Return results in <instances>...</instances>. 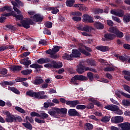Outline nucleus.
I'll return each instance as SVG.
<instances>
[{
    "label": "nucleus",
    "mask_w": 130,
    "mask_h": 130,
    "mask_svg": "<svg viewBox=\"0 0 130 130\" xmlns=\"http://www.w3.org/2000/svg\"><path fill=\"white\" fill-rule=\"evenodd\" d=\"M93 30V27L90 26L85 25L83 26V29L82 31H84V32H81L82 35L83 36H87L90 37L91 36V32Z\"/></svg>",
    "instance_id": "nucleus-5"
},
{
    "label": "nucleus",
    "mask_w": 130,
    "mask_h": 130,
    "mask_svg": "<svg viewBox=\"0 0 130 130\" xmlns=\"http://www.w3.org/2000/svg\"><path fill=\"white\" fill-rule=\"evenodd\" d=\"M28 14V16H29V17L31 18V19H32V20L33 19V17H35L36 15V13L33 11H28L27 12Z\"/></svg>",
    "instance_id": "nucleus-39"
},
{
    "label": "nucleus",
    "mask_w": 130,
    "mask_h": 130,
    "mask_svg": "<svg viewBox=\"0 0 130 130\" xmlns=\"http://www.w3.org/2000/svg\"><path fill=\"white\" fill-rule=\"evenodd\" d=\"M51 10H52L51 11L52 14H57V13H58L59 11L56 7L51 8Z\"/></svg>",
    "instance_id": "nucleus-51"
},
{
    "label": "nucleus",
    "mask_w": 130,
    "mask_h": 130,
    "mask_svg": "<svg viewBox=\"0 0 130 130\" xmlns=\"http://www.w3.org/2000/svg\"><path fill=\"white\" fill-rule=\"evenodd\" d=\"M30 68H32V69H42L43 67L41 65L35 63L30 65Z\"/></svg>",
    "instance_id": "nucleus-36"
},
{
    "label": "nucleus",
    "mask_w": 130,
    "mask_h": 130,
    "mask_svg": "<svg viewBox=\"0 0 130 130\" xmlns=\"http://www.w3.org/2000/svg\"><path fill=\"white\" fill-rule=\"evenodd\" d=\"M22 125L23 126H24V127H26V128H27L28 129H32V125H31V124L28 121H27L26 123H23Z\"/></svg>",
    "instance_id": "nucleus-32"
},
{
    "label": "nucleus",
    "mask_w": 130,
    "mask_h": 130,
    "mask_svg": "<svg viewBox=\"0 0 130 130\" xmlns=\"http://www.w3.org/2000/svg\"><path fill=\"white\" fill-rule=\"evenodd\" d=\"M123 21L124 23H127L130 21V14L126 15L124 17Z\"/></svg>",
    "instance_id": "nucleus-42"
},
{
    "label": "nucleus",
    "mask_w": 130,
    "mask_h": 130,
    "mask_svg": "<svg viewBox=\"0 0 130 130\" xmlns=\"http://www.w3.org/2000/svg\"><path fill=\"white\" fill-rule=\"evenodd\" d=\"M84 128L86 130L93 129V125L91 123H86L85 124Z\"/></svg>",
    "instance_id": "nucleus-33"
},
{
    "label": "nucleus",
    "mask_w": 130,
    "mask_h": 130,
    "mask_svg": "<svg viewBox=\"0 0 130 130\" xmlns=\"http://www.w3.org/2000/svg\"><path fill=\"white\" fill-rule=\"evenodd\" d=\"M105 108L108 109V110H111V111H116L118 110V106L115 105L106 106Z\"/></svg>",
    "instance_id": "nucleus-17"
},
{
    "label": "nucleus",
    "mask_w": 130,
    "mask_h": 130,
    "mask_svg": "<svg viewBox=\"0 0 130 130\" xmlns=\"http://www.w3.org/2000/svg\"><path fill=\"white\" fill-rule=\"evenodd\" d=\"M45 26L47 28H51L52 27V22H47L45 23Z\"/></svg>",
    "instance_id": "nucleus-57"
},
{
    "label": "nucleus",
    "mask_w": 130,
    "mask_h": 130,
    "mask_svg": "<svg viewBox=\"0 0 130 130\" xmlns=\"http://www.w3.org/2000/svg\"><path fill=\"white\" fill-rule=\"evenodd\" d=\"M11 4L13 5V10L17 13V14H21V11L18 9L19 6H23V3L19 0H14L11 1Z\"/></svg>",
    "instance_id": "nucleus-3"
},
{
    "label": "nucleus",
    "mask_w": 130,
    "mask_h": 130,
    "mask_svg": "<svg viewBox=\"0 0 130 130\" xmlns=\"http://www.w3.org/2000/svg\"><path fill=\"white\" fill-rule=\"evenodd\" d=\"M111 14L112 15H115V16H117V17H123V11L120 10L119 11H116L114 10H112L111 11Z\"/></svg>",
    "instance_id": "nucleus-15"
},
{
    "label": "nucleus",
    "mask_w": 130,
    "mask_h": 130,
    "mask_svg": "<svg viewBox=\"0 0 130 130\" xmlns=\"http://www.w3.org/2000/svg\"><path fill=\"white\" fill-rule=\"evenodd\" d=\"M122 103L124 106H130V101L123 100Z\"/></svg>",
    "instance_id": "nucleus-48"
},
{
    "label": "nucleus",
    "mask_w": 130,
    "mask_h": 130,
    "mask_svg": "<svg viewBox=\"0 0 130 130\" xmlns=\"http://www.w3.org/2000/svg\"><path fill=\"white\" fill-rule=\"evenodd\" d=\"M84 72L85 71L86 72L87 71H90V72H95V69L90 68L89 67H85V66H84Z\"/></svg>",
    "instance_id": "nucleus-62"
},
{
    "label": "nucleus",
    "mask_w": 130,
    "mask_h": 130,
    "mask_svg": "<svg viewBox=\"0 0 130 130\" xmlns=\"http://www.w3.org/2000/svg\"><path fill=\"white\" fill-rule=\"evenodd\" d=\"M92 13L93 14H102L103 13V10L100 9L99 8H93L92 10Z\"/></svg>",
    "instance_id": "nucleus-30"
},
{
    "label": "nucleus",
    "mask_w": 130,
    "mask_h": 130,
    "mask_svg": "<svg viewBox=\"0 0 130 130\" xmlns=\"http://www.w3.org/2000/svg\"><path fill=\"white\" fill-rule=\"evenodd\" d=\"M0 74L3 75H7L8 74V70L5 68L0 69Z\"/></svg>",
    "instance_id": "nucleus-53"
},
{
    "label": "nucleus",
    "mask_w": 130,
    "mask_h": 130,
    "mask_svg": "<svg viewBox=\"0 0 130 130\" xmlns=\"http://www.w3.org/2000/svg\"><path fill=\"white\" fill-rule=\"evenodd\" d=\"M115 95L117 96V97H119V98H120V95H122L123 96H124V97H126V98H129L130 99V95L128 94H126L122 91H116L115 92Z\"/></svg>",
    "instance_id": "nucleus-19"
},
{
    "label": "nucleus",
    "mask_w": 130,
    "mask_h": 130,
    "mask_svg": "<svg viewBox=\"0 0 130 130\" xmlns=\"http://www.w3.org/2000/svg\"><path fill=\"white\" fill-rule=\"evenodd\" d=\"M77 72L78 74H83L85 72L84 66L80 65L77 67Z\"/></svg>",
    "instance_id": "nucleus-28"
},
{
    "label": "nucleus",
    "mask_w": 130,
    "mask_h": 130,
    "mask_svg": "<svg viewBox=\"0 0 130 130\" xmlns=\"http://www.w3.org/2000/svg\"><path fill=\"white\" fill-rule=\"evenodd\" d=\"M28 59H29V58H27L26 59H22L20 61L21 64H24V66H25L24 67L25 69H28V66H29V64H31V60Z\"/></svg>",
    "instance_id": "nucleus-16"
},
{
    "label": "nucleus",
    "mask_w": 130,
    "mask_h": 130,
    "mask_svg": "<svg viewBox=\"0 0 130 130\" xmlns=\"http://www.w3.org/2000/svg\"><path fill=\"white\" fill-rule=\"evenodd\" d=\"M77 109L84 110L86 109V106L83 105H79L76 106Z\"/></svg>",
    "instance_id": "nucleus-60"
},
{
    "label": "nucleus",
    "mask_w": 130,
    "mask_h": 130,
    "mask_svg": "<svg viewBox=\"0 0 130 130\" xmlns=\"http://www.w3.org/2000/svg\"><path fill=\"white\" fill-rule=\"evenodd\" d=\"M94 19L93 17L88 14H84L83 15L82 21L84 23H94Z\"/></svg>",
    "instance_id": "nucleus-9"
},
{
    "label": "nucleus",
    "mask_w": 130,
    "mask_h": 130,
    "mask_svg": "<svg viewBox=\"0 0 130 130\" xmlns=\"http://www.w3.org/2000/svg\"><path fill=\"white\" fill-rule=\"evenodd\" d=\"M44 82V80L42 79L41 77L36 78L35 81H34V84L35 85H40V84H42Z\"/></svg>",
    "instance_id": "nucleus-31"
},
{
    "label": "nucleus",
    "mask_w": 130,
    "mask_h": 130,
    "mask_svg": "<svg viewBox=\"0 0 130 130\" xmlns=\"http://www.w3.org/2000/svg\"><path fill=\"white\" fill-rule=\"evenodd\" d=\"M86 62H87L89 66H91V67H94V66H96V62L93 60L88 59L86 60Z\"/></svg>",
    "instance_id": "nucleus-35"
},
{
    "label": "nucleus",
    "mask_w": 130,
    "mask_h": 130,
    "mask_svg": "<svg viewBox=\"0 0 130 130\" xmlns=\"http://www.w3.org/2000/svg\"><path fill=\"white\" fill-rule=\"evenodd\" d=\"M52 63H53V68H54V69H59L62 67V63L59 62L58 63H56V62L53 61L52 62Z\"/></svg>",
    "instance_id": "nucleus-29"
},
{
    "label": "nucleus",
    "mask_w": 130,
    "mask_h": 130,
    "mask_svg": "<svg viewBox=\"0 0 130 130\" xmlns=\"http://www.w3.org/2000/svg\"><path fill=\"white\" fill-rule=\"evenodd\" d=\"M85 49L87 50V51H89V52L92 51V50L91 49V48H90L88 47H86L84 45H81L79 47V50L80 51V52H81V53H83V54L86 55V56H91V54H90V53L86 51V50H85Z\"/></svg>",
    "instance_id": "nucleus-6"
},
{
    "label": "nucleus",
    "mask_w": 130,
    "mask_h": 130,
    "mask_svg": "<svg viewBox=\"0 0 130 130\" xmlns=\"http://www.w3.org/2000/svg\"><path fill=\"white\" fill-rule=\"evenodd\" d=\"M21 23H17V25L19 27H24L25 29H29L30 28V25L33 24L32 20L30 18L24 19L21 21Z\"/></svg>",
    "instance_id": "nucleus-2"
},
{
    "label": "nucleus",
    "mask_w": 130,
    "mask_h": 130,
    "mask_svg": "<svg viewBox=\"0 0 130 130\" xmlns=\"http://www.w3.org/2000/svg\"><path fill=\"white\" fill-rule=\"evenodd\" d=\"M12 16L15 18H16V20H22V19H23V15L21 14L17 15V14H13Z\"/></svg>",
    "instance_id": "nucleus-47"
},
{
    "label": "nucleus",
    "mask_w": 130,
    "mask_h": 130,
    "mask_svg": "<svg viewBox=\"0 0 130 130\" xmlns=\"http://www.w3.org/2000/svg\"><path fill=\"white\" fill-rule=\"evenodd\" d=\"M68 114L70 116H81V114L74 109H69L68 111Z\"/></svg>",
    "instance_id": "nucleus-12"
},
{
    "label": "nucleus",
    "mask_w": 130,
    "mask_h": 130,
    "mask_svg": "<svg viewBox=\"0 0 130 130\" xmlns=\"http://www.w3.org/2000/svg\"><path fill=\"white\" fill-rule=\"evenodd\" d=\"M73 58H74V57L72 54H70L65 53L62 56V59H67V60H72Z\"/></svg>",
    "instance_id": "nucleus-21"
},
{
    "label": "nucleus",
    "mask_w": 130,
    "mask_h": 130,
    "mask_svg": "<svg viewBox=\"0 0 130 130\" xmlns=\"http://www.w3.org/2000/svg\"><path fill=\"white\" fill-rule=\"evenodd\" d=\"M62 48L61 47H59L57 46H55L54 47V48H52V49L47 50L46 51V53L48 54H55L56 52H58V51H59V49Z\"/></svg>",
    "instance_id": "nucleus-10"
},
{
    "label": "nucleus",
    "mask_w": 130,
    "mask_h": 130,
    "mask_svg": "<svg viewBox=\"0 0 130 130\" xmlns=\"http://www.w3.org/2000/svg\"><path fill=\"white\" fill-rule=\"evenodd\" d=\"M110 120V118L108 116L103 117L101 119V121L102 122H108Z\"/></svg>",
    "instance_id": "nucleus-45"
},
{
    "label": "nucleus",
    "mask_w": 130,
    "mask_h": 130,
    "mask_svg": "<svg viewBox=\"0 0 130 130\" xmlns=\"http://www.w3.org/2000/svg\"><path fill=\"white\" fill-rule=\"evenodd\" d=\"M79 49H80V48H79L78 50H77V49L72 50V54L73 57H80L81 52Z\"/></svg>",
    "instance_id": "nucleus-18"
},
{
    "label": "nucleus",
    "mask_w": 130,
    "mask_h": 130,
    "mask_svg": "<svg viewBox=\"0 0 130 130\" xmlns=\"http://www.w3.org/2000/svg\"><path fill=\"white\" fill-rule=\"evenodd\" d=\"M43 19V17L41 15L36 14L35 16H33L32 20L34 21V22H38L39 21H42Z\"/></svg>",
    "instance_id": "nucleus-20"
},
{
    "label": "nucleus",
    "mask_w": 130,
    "mask_h": 130,
    "mask_svg": "<svg viewBox=\"0 0 130 130\" xmlns=\"http://www.w3.org/2000/svg\"><path fill=\"white\" fill-rule=\"evenodd\" d=\"M9 90H10V91L15 93V94H19L20 93V91H19L18 89L15 88V87H9Z\"/></svg>",
    "instance_id": "nucleus-49"
},
{
    "label": "nucleus",
    "mask_w": 130,
    "mask_h": 130,
    "mask_svg": "<svg viewBox=\"0 0 130 130\" xmlns=\"http://www.w3.org/2000/svg\"><path fill=\"white\" fill-rule=\"evenodd\" d=\"M40 116V117H42V118H43V119H45V118H47V117H48V114L44 112L41 113Z\"/></svg>",
    "instance_id": "nucleus-52"
},
{
    "label": "nucleus",
    "mask_w": 130,
    "mask_h": 130,
    "mask_svg": "<svg viewBox=\"0 0 130 130\" xmlns=\"http://www.w3.org/2000/svg\"><path fill=\"white\" fill-rule=\"evenodd\" d=\"M118 125L121 127V130H130V123L128 122L119 124Z\"/></svg>",
    "instance_id": "nucleus-14"
},
{
    "label": "nucleus",
    "mask_w": 130,
    "mask_h": 130,
    "mask_svg": "<svg viewBox=\"0 0 130 130\" xmlns=\"http://www.w3.org/2000/svg\"><path fill=\"white\" fill-rule=\"evenodd\" d=\"M3 114L5 115H6V120L7 122H13L16 118L14 115H12L10 113V112L8 111H5L3 112Z\"/></svg>",
    "instance_id": "nucleus-7"
},
{
    "label": "nucleus",
    "mask_w": 130,
    "mask_h": 130,
    "mask_svg": "<svg viewBox=\"0 0 130 130\" xmlns=\"http://www.w3.org/2000/svg\"><path fill=\"white\" fill-rule=\"evenodd\" d=\"M3 84L4 85H7L9 86H13V84H15L14 82L13 81H10V82H8V81H5L3 82Z\"/></svg>",
    "instance_id": "nucleus-61"
},
{
    "label": "nucleus",
    "mask_w": 130,
    "mask_h": 130,
    "mask_svg": "<svg viewBox=\"0 0 130 130\" xmlns=\"http://www.w3.org/2000/svg\"><path fill=\"white\" fill-rule=\"evenodd\" d=\"M87 77L89 78L90 81H93L94 79V76L93 75V73L91 72H88L87 73Z\"/></svg>",
    "instance_id": "nucleus-54"
},
{
    "label": "nucleus",
    "mask_w": 130,
    "mask_h": 130,
    "mask_svg": "<svg viewBox=\"0 0 130 130\" xmlns=\"http://www.w3.org/2000/svg\"><path fill=\"white\" fill-rule=\"evenodd\" d=\"M74 8H78V10L81 12H84V11H88V8L83 4H77L74 5Z\"/></svg>",
    "instance_id": "nucleus-13"
},
{
    "label": "nucleus",
    "mask_w": 130,
    "mask_h": 130,
    "mask_svg": "<svg viewBox=\"0 0 130 130\" xmlns=\"http://www.w3.org/2000/svg\"><path fill=\"white\" fill-rule=\"evenodd\" d=\"M66 4L67 7H72V6L74 5V4H75V1L74 0H67Z\"/></svg>",
    "instance_id": "nucleus-34"
},
{
    "label": "nucleus",
    "mask_w": 130,
    "mask_h": 130,
    "mask_svg": "<svg viewBox=\"0 0 130 130\" xmlns=\"http://www.w3.org/2000/svg\"><path fill=\"white\" fill-rule=\"evenodd\" d=\"M123 86L124 90H125V91H127V92H128V93H130V87H128V86L126 85H123Z\"/></svg>",
    "instance_id": "nucleus-64"
},
{
    "label": "nucleus",
    "mask_w": 130,
    "mask_h": 130,
    "mask_svg": "<svg viewBox=\"0 0 130 130\" xmlns=\"http://www.w3.org/2000/svg\"><path fill=\"white\" fill-rule=\"evenodd\" d=\"M104 37L105 38H106V39H108L109 40H112L113 39H114L115 37H116V36L112 34H107L104 35Z\"/></svg>",
    "instance_id": "nucleus-24"
},
{
    "label": "nucleus",
    "mask_w": 130,
    "mask_h": 130,
    "mask_svg": "<svg viewBox=\"0 0 130 130\" xmlns=\"http://www.w3.org/2000/svg\"><path fill=\"white\" fill-rule=\"evenodd\" d=\"M45 94V92L44 91L36 92L33 90H29L26 92V95L34 98H37V99H47L48 96L44 95Z\"/></svg>",
    "instance_id": "nucleus-1"
},
{
    "label": "nucleus",
    "mask_w": 130,
    "mask_h": 130,
    "mask_svg": "<svg viewBox=\"0 0 130 130\" xmlns=\"http://www.w3.org/2000/svg\"><path fill=\"white\" fill-rule=\"evenodd\" d=\"M86 80H88V78L84 75H75L71 79V82L75 85H78L79 83L77 81H86Z\"/></svg>",
    "instance_id": "nucleus-4"
},
{
    "label": "nucleus",
    "mask_w": 130,
    "mask_h": 130,
    "mask_svg": "<svg viewBox=\"0 0 130 130\" xmlns=\"http://www.w3.org/2000/svg\"><path fill=\"white\" fill-rule=\"evenodd\" d=\"M89 101L91 102H92L94 104V105H96V106H98L99 107H100V106H102L101 103L100 102L97 101L95 99L90 98L89 99Z\"/></svg>",
    "instance_id": "nucleus-27"
},
{
    "label": "nucleus",
    "mask_w": 130,
    "mask_h": 130,
    "mask_svg": "<svg viewBox=\"0 0 130 130\" xmlns=\"http://www.w3.org/2000/svg\"><path fill=\"white\" fill-rule=\"evenodd\" d=\"M32 73V70H25L21 71L22 75H27Z\"/></svg>",
    "instance_id": "nucleus-38"
},
{
    "label": "nucleus",
    "mask_w": 130,
    "mask_h": 130,
    "mask_svg": "<svg viewBox=\"0 0 130 130\" xmlns=\"http://www.w3.org/2000/svg\"><path fill=\"white\" fill-rule=\"evenodd\" d=\"M96 49L103 52L108 51L109 50V47L103 46H98L96 47Z\"/></svg>",
    "instance_id": "nucleus-25"
},
{
    "label": "nucleus",
    "mask_w": 130,
    "mask_h": 130,
    "mask_svg": "<svg viewBox=\"0 0 130 130\" xmlns=\"http://www.w3.org/2000/svg\"><path fill=\"white\" fill-rule=\"evenodd\" d=\"M35 120L36 122H38V123H45V121L43 120L39 119L38 118H35Z\"/></svg>",
    "instance_id": "nucleus-59"
},
{
    "label": "nucleus",
    "mask_w": 130,
    "mask_h": 130,
    "mask_svg": "<svg viewBox=\"0 0 130 130\" xmlns=\"http://www.w3.org/2000/svg\"><path fill=\"white\" fill-rule=\"evenodd\" d=\"M9 69L13 72H18L22 70V67L19 66H13L9 67Z\"/></svg>",
    "instance_id": "nucleus-23"
},
{
    "label": "nucleus",
    "mask_w": 130,
    "mask_h": 130,
    "mask_svg": "<svg viewBox=\"0 0 130 130\" xmlns=\"http://www.w3.org/2000/svg\"><path fill=\"white\" fill-rule=\"evenodd\" d=\"M105 72H112L115 70V67H108L104 69Z\"/></svg>",
    "instance_id": "nucleus-40"
},
{
    "label": "nucleus",
    "mask_w": 130,
    "mask_h": 130,
    "mask_svg": "<svg viewBox=\"0 0 130 130\" xmlns=\"http://www.w3.org/2000/svg\"><path fill=\"white\" fill-rule=\"evenodd\" d=\"M50 60H49V59L47 58H41L40 59L37 60V62L40 64H42V63H46L47 62H49Z\"/></svg>",
    "instance_id": "nucleus-22"
},
{
    "label": "nucleus",
    "mask_w": 130,
    "mask_h": 130,
    "mask_svg": "<svg viewBox=\"0 0 130 130\" xmlns=\"http://www.w3.org/2000/svg\"><path fill=\"white\" fill-rule=\"evenodd\" d=\"M117 28L116 27H111L109 29V31L111 33H113L114 34H116V32H117Z\"/></svg>",
    "instance_id": "nucleus-44"
},
{
    "label": "nucleus",
    "mask_w": 130,
    "mask_h": 130,
    "mask_svg": "<svg viewBox=\"0 0 130 130\" xmlns=\"http://www.w3.org/2000/svg\"><path fill=\"white\" fill-rule=\"evenodd\" d=\"M122 121H123V117L120 116L114 117L111 119V122L113 123H118L119 122H122Z\"/></svg>",
    "instance_id": "nucleus-11"
},
{
    "label": "nucleus",
    "mask_w": 130,
    "mask_h": 130,
    "mask_svg": "<svg viewBox=\"0 0 130 130\" xmlns=\"http://www.w3.org/2000/svg\"><path fill=\"white\" fill-rule=\"evenodd\" d=\"M9 90H10V91L15 93V94H19L20 93V91H19L18 89L15 88V87H9Z\"/></svg>",
    "instance_id": "nucleus-50"
},
{
    "label": "nucleus",
    "mask_w": 130,
    "mask_h": 130,
    "mask_svg": "<svg viewBox=\"0 0 130 130\" xmlns=\"http://www.w3.org/2000/svg\"><path fill=\"white\" fill-rule=\"evenodd\" d=\"M15 109L16 110H17V111H18V112H20V113L24 114L25 112V110L23 109L20 107H16Z\"/></svg>",
    "instance_id": "nucleus-46"
},
{
    "label": "nucleus",
    "mask_w": 130,
    "mask_h": 130,
    "mask_svg": "<svg viewBox=\"0 0 130 130\" xmlns=\"http://www.w3.org/2000/svg\"><path fill=\"white\" fill-rule=\"evenodd\" d=\"M128 59V56H119V59H120V60H122V61H125Z\"/></svg>",
    "instance_id": "nucleus-58"
},
{
    "label": "nucleus",
    "mask_w": 130,
    "mask_h": 130,
    "mask_svg": "<svg viewBox=\"0 0 130 130\" xmlns=\"http://www.w3.org/2000/svg\"><path fill=\"white\" fill-rule=\"evenodd\" d=\"M59 114H67V112H68V109L66 108H59Z\"/></svg>",
    "instance_id": "nucleus-41"
},
{
    "label": "nucleus",
    "mask_w": 130,
    "mask_h": 130,
    "mask_svg": "<svg viewBox=\"0 0 130 130\" xmlns=\"http://www.w3.org/2000/svg\"><path fill=\"white\" fill-rule=\"evenodd\" d=\"M94 25L95 28L99 29V30H102V29L104 28V25L100 22H96L94 23Z\"/></svg>",
    "instance_id": "nucleus-26"
},
{
    "label": "nucleus",
    "mask_w": 130,
    "mask_h": 130,
    "mask_svg": "<svg viewBox=\"0 0 130 130\" xmlns=\"http://www.w3.org/2000/svg\"><path fill=\"white\" fill-rule=\"evenodd\" d=\"M48 113L51 116L57 117L59 115V108L54 107L48 111Z\"/></svg>",
    "instance_id": "nucleus-8"
},
{
    "label": "nucleus",
    "mask_w": 130,
    "mask_h": 130,
    "mask_svg": "<svg viewBox=\"0 0 130 130\" xmlns=\"http://www.w3.org/2000/svg\"><path fill=\"white\" fill-rule=\"evenodd\" d=\"M72 15L73 16H82V13L79 11H76L72 13Z\"/></svg>",
    "instance_id": "nucleus-63"
},
{
    "label": "nucleus",
    "mask_w": 130,
    "mask_h": 130,
    "mask_svg": "<svg viewBox=\"0 0 130 130\" xmlns=\"http://www.w3.org/2000/svg\"><path fill=\"white\" fill-rule=\"evenodd\" d=\"M115 34L116 35L117 37H118L119 38H122V37H123V32L119 31V30H118Z\"/></svg>",
    "instance_id": "nucleus-43"
},
{
    "label": "nucleus",
    "mask_w": 130,
    "mask_h": 130,
    "mask_svg": "<svg viewBox=\"0 0 130 130\" xmlns=\"http://www.w3.org/2000/svg\"><path fill=\"white\" fill-rule=\"evenodd\" d=\"M78 104H80V102L78 100L71 101L70 107H76Z\"/></svg>",
    "instance_id": "nucleus-37"
},
{
    "label": "nucleus",
    "mask_w": 130,
    "mask_h": 130,
    "mask_svg": "<svg viewBox=\"0 0 130 130\" xmlns=\"http://www.w3.org/2000/svg\"><path fill=\"white\" fill-rule=\"evenodd\" d=\"M30 116L32 117H34L35 116H37V117H40V114H39L38 113H36V112H31Z\"/></svg>",
    "instance_id": "nucleus-56"
},
{
    "label": "nucleus",
    "mask_w": 130,
    "mask_h": 130,
    "mask_svg": "<svg viewBox=\"0 0 130 130\" xmlns=\"http://www.w3.org/2000/svg\"><path fill=\"white\" fill-rule=\"evenodd\" d=\"M73 21H75L76 22H80L82 20V18L79 16H74L72 18Z\"/></svg>",
    "instance_id": "nucleus-55"
}]
</instances>
